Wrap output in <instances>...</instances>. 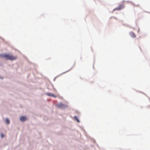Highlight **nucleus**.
Listing matches in <instances>:
<instances>
[{"label": "nucleus", "instance_id": "obj_3", "mask_svg": "<svg viewBox=\"0 0 150 150\" xmlns=\"http://www.w3.org/2000/svg\"><path fill=\"white\" fill-rule=\"evenodd\" d=\"M124 8V5L123 4L120 5L118 7L115 8L114 10H120Z\"/></svg>", "mask_w": 150, "mask_h": 150}, {"label": "nucleus", "instance_id": "obj_4", "mask_svg": "<svg viewBox=\"0 0 150 150\" xmlns=\"http://www.w3.org/2000/svg\"><path fill=\"white\" fill-rule=\"evenodd\" d=\"M27 117L25 116H21L20 117V120L21 121H23L27 120Z\"/></svg>", "mask_w": 150, "mask_h": 150}, {"label": "nucleus", "instance_id": "obj_1", "mask_svg": "<svg viewBox=\"0 0 150 150\" xmlns=\"http://www.w3.org/2000/svg\"><path fill=\"white\" fill-rule=\"evenodd\" d=\"M0 57L4 58L7 60H15L17 58V57L13 56L11 54H0Z\"/></svg>", "mask_w": 150, "mask_h": 150}, {"label": "nucleus", "instance_id": "obj_9", "mask_svg": "<svg viewBox=\"0 0 150 150\" xmlns=\"http://www.w3.org/2000/svg\"><path fill=\"white\" fill-rule=\"evenodd\" d=\"M1 138H3L4 136V135L3 134H1Z\"/></svg>", "mask_w": 150, "mask_h": 150}, {"label": "nucleus", "instance_id": "obj_2", "mask_svg": "<svg viewBox=\"0 0 150 150\" xmlns=\"http://www.w3.org/2000/svg\"><path fill=\"white\" fill-rule=\"evenodd\" d=\"M56 106L59 108L64 109L67 107V106L62 103H60L57 104Z\"/></svg>", "mask_w": 150, "mask_h": 150}, {"label": "nucleus", "instance_id": "obj_6", "mask_svg": "<svg viewBox=\"0 0 150 150\" xmlns=\"http://www.w3.org/2000/svg\"><path fill=\"white\" fill-rule=\"evenodd\" d=\"M46 94L49 96L53 97L54 98L56 97V96H55V95H54V94H53L52 93H47Z\"/></svg>", "mask_w": 150, "mask_h": 150}, {"label": "nucleus", "instance_id": "obj_5", "mask_svg": "<svg viewBox=\"0 0 150 150\" xmlns=\"http://www.w3.org/2000/svg\"><path fill=\"white\" fill-rule=\"evenodd\" d=\"M130 35L133 38H135L136 37V35L133 32H131L129 33Z\"/></svg>", "mask_w": 150, "mask_h": 150}, {"label": "nucleus", "instance_id": "obj_7", "mask_svg": "<svg viewBox=\"0 0 150 150\" xmlns=\"http://www.w3.org/2000/svg\"><path fill=\"white\" fill-rule=\"evenodd\" d=\"M6 122L7 125H8L10 123V121L8 119L6 118L5 120Z\"/></svg>", "mask_w": 150, "mask_h": 150}, {"label": "nucleus", "instance_id": "obj_8", "mask_svg": "<svg viewBox=\"0 0 150 150\" xmlns=\"http://www.w3.org/2000/svg\"><path fill=\"white\" fill-rule=\"evenodd\" d=\"M74 118L78 122H79V121L78 119V118L76 117V116H74Z\"/></svg>", "mask_w": 150, "mask_h": 150}]
</instances>
